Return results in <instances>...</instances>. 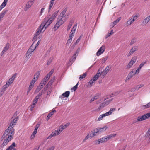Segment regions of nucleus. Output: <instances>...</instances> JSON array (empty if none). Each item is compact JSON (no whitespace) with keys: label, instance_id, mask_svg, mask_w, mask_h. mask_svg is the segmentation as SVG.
Listing matches in <instances>:
<instances>
[{"label":"nucleus","instance_id":"nucleus-52","mask_svg":"<svg viewBox=\"0 0 150 150\" xmlns=\"http://www.w3.org/2000/svg\"><path fill=\"white\" fill-rule=\"evenodd\" d=\"M38 35H36L35 34L33 38V42H34V43L38 39Z\"/></svg>","mask_w":150,"mask_h":150},{"label":"nucleus","instance_id":"nucleus-26","mask_svg":"<svg viewBox=\"0 0 150 150\" xmlns=\"http://www.w3.org/2000/svg\"><path fill=\"white\" fill-rule=\"evenodd\" d=\"M15 146V143L13 142L12 144L9 146L6 150H15L16 149L14 148Z\"/></svg>","mask_w":150,"mask_h":150},{"label":"nucleus","instance_id":"nucleus-24","mask_svg":"<svg viewBox=\"0 0 150 150\" xmlns=\"http://www.w3.org/2000/svg\"><path fill=\"white\" fill-rule=\"evenodd\" d=\"M150 21V15L144 19L142 22V24L145 25L146 24Z\"/></svg>","mask_w":150,"mask_h":150},{"label":"nucleus","instance_id":"nucleus-30","mask_svg":"<svg viewBox=\"0 0 150 150\" xmlns=\"http://www.w3.org/2000/svg\"><path fill=\"white\" fill-rule=\"evenodd\" d=\"M99 71L100 69L98 70L97 74L92 78L95 81L97 80L100 76V72H99Z\"/></svg>","mask_w":150,"mask_h":150},{"label":"nucleus","instance_id":"nucleus-54","mask_svg":"<svg viewBox=\"0 0 150 150\" xmlns=\"http://www.w3.org/2000/svg\"><path fill=\"white\" fill-rule=\"evenodd\" d=\"M54 71V69H52L51 71L47 74V75L50 77L51 76L52 74Z\"/></svg>","mask_w":150,"mask_h":150},{"label":"nucleus","instance_id":"nucleus-21","mask_svg":"<svg viewBox=\"0 0 150 150\" xmlns=\"http://www.w3.org/2000/svg\"><path fill=\"white\" fill-rule=\"evenodd\" d=\"M121 17H119L115 21L111 23L110 25V27L111 28H113V27H114L120 21L121 19Z\"/></svg>","mask_w":150,"mask_h":150},{"label":"nucleus","instance_id":"nucleus-50","mask_svg":"<svg viewBox=\"0 0 150 150\" xmlns=\"http://www.w3.org/2000/svg\"><path fill=\"white\" fill-rule=\"evenodd\" d=\"M40 74V71H38L34 75V76L36 78V79H38L39 76Z\"/></svg>","mask_w":150,"mask_h":150},{"label":"nucleus","instance_id":"nucleus-1","mask_svg":"<svg viewBox=\"0 0 150 150\" xmlns=\"http://www.w3.org/2000/svg\"><path fill=\"white\" fill-rule=\"evenodd\" d=\"M69 125V123H68L66 124L60 125L57 129V130L52 132L47 137V139H50L52 137L57 136L60 134L64 129L66 128Z\"/></svg>","mask_w":150,"mask_h":150},{"label":"nucleus","instance_id":"nucleus-43","mask_svg":"<svg viewBox=\"0 0 150 150\" xmlns=\"http://www.w3.org/2000/svg\"><path fill=\"white\" fill-rule=\"evenodd\" d=\"M53 58L52 57H51L48 60V61H47V64L48 65L50 64L51 62L53 60Z\"/></svg>","mask_w":150,"mask_h":150},{"label":"nucleus","instance_id":"nucleus-20","mask_svg":"<svg viewBox=\"0 0 150 150\" xmlns=\"http://www.w3.org/2000/svg\"><path fill=\"white\" fill-rule=\"evenodd\" d=\"M70 94V91H66L64 93H63L61 96H60V98L61 99L64 98V97H68Z\"/></svg>","mask_w":150,"mask_h":150},{"label":"nucleus","instance_id":"nucleus-38","mask_svg":"<svg viewBox=\"0 0 150 150\" xmlns=\"http://www.w3.org/2000/svg\"><path fill=\"white\" fill-rule=\"evenodd\" d=\"M72 23H73V22L72 21H70L69 22L67 28V31H69L70 30V28L71 27L72 25Z\"/></svg>","mask_w":150,"mask_h":150},{"label":"nucleus","instance_id":"nucleus-31","mask_svg":"<svg viewBox=\"0 0 150 150\" xmlns=\"http://www.w3.org/2000/svg\"><path fill=\"white\" fill-rule=\"evenodd\" d=\"M78 53V52H76V53L75 54H74V55L69 60V62L70 63H72L76 59V54H77Z\"/></svg>","mask_w":150,"mask_h":150},{"label":"nucleus","instance_id":"nucleus-49","mask_svg":"<svg viewBox=\"0 0 150 150\" xmlns=\"http://www.w3.org/2000/svg\"><path fill=\"white\" fill-rule=\"evenodd\" d=\"M110 68V66H107L104 70L108 73L109 71Z\"/></svg>","mask_w":150,"mask_h":150},{"label":"nucleus","instance_id":"nucleus-63","mask_svg":"<svg viewBox=\"0 0 150 150\" xmlns=\"http://www.w3.org/2000/svg\"><path fill=\"white\" fill-rule=\"evenodd\" d=\"M33 87L29 86L28 89L27 94H28L29 93V92L32 89Z\"/></svg>","mask_w":150,"mask_h":150},{"label":"nucleus","instance_id":"nucleus-16","mask_svg":"<svg viewBox=\"0 0 150 150\" xmlns=\"http://www.w3.org/2000/svg\"><path fill=\"white\" fill-rule=\"evenodd\" d=\"M105 49V46L104 45H102L97 51L96 53L97 56H99L103 54L104 52Z\"/></svg>","mask_w":150,"mask_h":150},{"label":"nucleus","instance_id":"nucleus-25","mask_svg":"<svg viewBox=\"0 0 150 150\" xmlns=\"http://www.w3.org/2000/svg\"><path fill=\"white\" fill-rule=\"evenodd\" d=\"M10 46V45L9 43H7L3 49L1 53L2 54H4L5 53L7 50L9 48V46Z\"/></svg>","mask_w":150,"mask_h":150},{"label":"nucleus","instance_id":"nucleus-58","mask_svg":"<svg viewBox=\"0 0 150 150\" xmlns=\"http://www.w3.org/2000/svg\"><path fill=\"white\" fill-rule=\"evenodd\" d=\"M38 99H39L38 98H36V97H35L33 101V103L35 104H36V103L38 101Z\"/></svg>","mask_w":150,"mask_h":150},{"label":"nucleus","instance_id":"nucleus-56","mask_svg":"<svg viewBox=\"0 0 150 150\" xmlns=\"http://www.w3.org/2000/svg\"><path fill=\"white\" fill-rule=\"evenodd\" d=\"M150 135V128L148 130L146 135V137H148Z\"/></svg>","mask_w":150,"mask_h":150},{"label":"nucleus","instance_id":"nucleus-29","mask_svg":"<svg viewBox=\"0 0 150 150\" xmlns=\"http://www.w3.org/2000/svg\"><path fill=\"white\" fill-rule=\"evenodd\" d=\"M56 112V111L55 110H53L50 112L49 113L47 117V120L48 121L50 118L51 116L53 115L54 112Z\"/></svg>","mask_w":150,"mask_h":150},{"label":"nucleus","instance_id":"nucleus-36","mask_svg":"<svg viewBox=\"0 0 150 150\" xmlns=\"http://www.w3.org/2000/svg\"><path fill=\"white\" fill-rule=\"evenodd\" d=\"M50 77L47 74L42 81H43L45 83H46L47 81L49 80Z\"/></svg>","mask_w":150,"mask_h":150},{"label":"nucleus","instance_id":"nucleus-2","mask_svg":"<svg viewBox=\"0 0 150 150\" xmlns=\"http://www.w3.org/2000/svg\"><path fill=\"white\" fill-rule=\"evenodd\" d=\"M59 11H55L52 15H50L48 16L43 22L46 25L44 30L45 31L46 28L55 19Z\"/></svg>","mask_w":150,"mask_h":150},{"label":"nucleus","instance_id":"nucleus-62","mask_svg":"<svg viewBox=\"0 0 150 150\" xmlns=\"http://www.w3.org/2000/svg\"><path fill=\"white\" fill-rule=\"evenodd\" d=\"M36 134V133H34V132H33L32 134H31V139H33L35 137V134Z\"/></svg>","mask_w":150,"mask_h":150},{"label":"nucleus","instance_id":"nucleus-10","mask_svg":"<svg viewBox=\"0 0 150 150\" xmlns=\"http://www.w3.org/2000/svg\"><path fill=\"white\" fill-rule=\"evenodd\" d=\"M67 10L64 9L63 11L60 13V15L58 17V19L60 20L61 21H63L64 23L66 21V18H64V16Z\"/></svg>","mask_w":150,"mask_h":150},{"label":"nucleus","instance_id":"nucleus-41","mask_svg":"<svg viewBox=\"0 0 150 150\" xmlns=\"http://www.w3.org/2000/svg\"><path fill=\"white\" fill-rule=\"evenodd\" d=\"M83 36L82 35H80V37H79L77 39V40L76 41V42L73 45L74 46H75L76 44H77L79 42L80 39Z\"/></svg>","mask_w":150,"mask_h":150},{"label":"nucleus","instance_id":"nucleus-39","mask_svg":"<svg viewBox=\"0 0 150 150\" xmlns=\"http://www.w3.org/2000/svg\"><path fill=\"white\" fill-rule=\"evenodd\" d=\"M108 58V56H106V57L102 58L101 59V63L103 64L104 63L105 61L107 60Z\"/></svg>","mask_w":150,"mask_h":150},{"label":"nucleus","instance_id":"nucleus-8","mask_svg":"<svg viewBox=\"0 0 150 150\" xmlns=\"http://www.w3.org/2000/svg\"><path fill=\"white\" fill-rule=\"evenodd\" d=\"M34 44V42H33V44L28 49L25 54V57L28 59L30 58L32 55V53L35 50V49L33 48V47Z\"/></svg>","mask_w":150,"mask_h":150},{"label":"nucleus","instance_id":"nucleus-3","mask_svg":"<svg viewBox=\"0 0 150 150\" xmlns=\"http://www.w3.org/2000/svg\"><path fill=\"white\" fill-rule=\"evenodd\" d=\"M116 135V134H113L104 137L97 140L96 141V144H99L100 143L105 142L109 140L110 139L115 137Z\"/></svg>","mask_w":150,"mask_h":150},{"label":"nucleus","instance_id":"nucleus-51","mask_svg":"<svg viewBox=\"0 0 150 150\" xmlns=\"http://www.w3.org/2000/svg\"><path fill=\"white\" fill-rule=\"evenodd\" d=\"M136 40L135 38H134L132 39V40L130 42V45H132L133 44H134V43H135L136 42Z\"/></svg>","mask_w":150,"mask_h":150},{"label":"nucleus","instance_id":"nucleus-47","mask_svg":"<svg viewBox=\"0 0 150 150\" xmlns=\"http://www.w3.org/2000/svg\"><path fill=\"white\" fill-rule=\"evenodd\" d=\"M90 137H91L89 134H88L85 137L84 139L83 140L82 143H84L86 142V140L88 139Z\"/></svg>","mask_w":150,"mask_h":150},{"label":"nucleus","instance_id":"nucleus-44","mask_svg":"<svg viewBox=\"0 0 150 150\" xmlns=\"http://www.w3.org/2000/svg\"><path fill=\"white\" fill-rule=\"evenodd\" d=\"M146 63V61H145L143 62H142L139 66V68H142L144 65Z\"/></svg>","mask_w":150,"mask_h":150},{"label":"nucleus","instance_id":"nucleus-53","mask_svg":"<svg viewBox=\"0 0 150 150\" xmlns=\"http://www.w3.org/2000/svg\"><path fill=\"white\" fill-rule=\"evenodd\" d=\"M52 91V89L51 88H48V91L47 92V95H49L50 94V93H51V92Z\"/></svg>","mask_w":150,"mask_h":150},{"label":"nucleus","instance_id":"nucleus-5","mask_svg":"<svg viewBox=\"0 0 150 150\" xmlns=\"http://www.w3.org/2000/svg\"><path fill=\"white\" fill-rule=\"evenodd\" d=\"M14 129H11L9 127H8V128L5 130L2 136V138L3 139L6 137L7 136H8V137L9 136H12L14 134Z\"/></svg>","mask_w":150,"mask_h":150},{"label":"nucleus","instance_id":"nucleus-57","mask_svg":"<svg viewBox=\"0 0 150 150\" xmlns=\"http://www.w3.org/2000/svg\"><path fill=\"white\" fill-rule=\"evenodd\" d=\"M119 93V92H115L114 93H112L111 95H110V97H112L113 96H115L116 95H117Z\"/></svg>","mask_w":150,"mask_h":150},{"label":"nucleus","instance_id":"nucleus-34","mask_svg":"<svg viewBox=\"0 0 150 150\" xmlns=\"http://www.w3.org/2000/svg\"><path fill=\"white\" fill-rule=\"evenodd\" d=\"M107 129V127H104L102 128H101L98 129H97L99 133H100L101 132H103L104 131H105Z\"/></svg>","mask_w":150,"mask_h":150},{"label":"nucleus","instance_id":"nucleus-6","mask_svg":"<svg viewBox=\"0 0 150 150\" xmlns=\"http://www.w3.org/2000/svg\"><path fill=\"white\" fill-rule=\"evenodd\" d=\"M115 110V108H110L108 112H106L104 114L100 115L97 120V121H100L102 120L103 118L105 117L109 116L112 114L113 113V112Z\"/></svg>","mask_w":150,"mask_h":150},{"label":"nucleus","instance_id":"nucleus-17","mask_svg":"<svg viewBox=\"0 0 150 150\" xmlns=\"http://www.w3.org/2000/svg\"><path fill=\"white\" fill-rule=\"evenodd\" d=\"M138 49V47L137 46H134L131 49L127 55L128 56H129L131 55L134 52L137 51Z\"/></svg>","mask_w":150,"mask_h":150},{"label":"nucleus","instance_id":"nucleus-27","mask_svg":"<svg viewBox=\"0 0 150 150\" xmlns=\"http://www.w3.org/2000/svg\"><path fill=\"white\" fill-rule=\"evenodd\" d=\"M8 10L7 9H5L2 12L0 13V21H1V19L3 18L4 16H5L6 13L7 12Z\"/></svg>","mask_w":150,"mask_h":150},{"label":"nucleus","instance_id":"nucleus-13","mask_svg":"<svg viewBox=\"0 0 150 150\" xmlns=\"http://www.w3.org/2000/svg\"><path fill=\"white\" fill-rule=\"evenodd\" d=\"M113 99H110L108 100L105 101L98 108L99 110L100 109V108H103L104 107L106 106L109 105L110 102L113 100Z\"/></svg>","mask_w":150,"mask_h":150},{"label":"nucleus","instance_id":"nucleus-60","mask_svg":"<svg viewBox=\"0 0 150 150\" xmlns=\"http://www.w3.org/2000/svg\"><path fill=\"white\" fill-rule=\"evenodd\" d=\"M78 85V83H77L75 86L73 87L71 89L74 90V91H75L76 90L77 88Z\"/></svg>","mask_w":150,"mask_h":150},{"label":"nucleus","instance_id":"nucleus-12","mask_svg":"<svg viewBox=\"0 0 150 150\" xmlns=\"http://www.w3.org/2000/svg\"><path fill=\"white\" fill-rule=\"evenodd\" d=\"M64 23L63 21H61L60 20L57 19V21L54 26V31L57 30Z\"/></svg>","mask_w":150,"mask_h":150},{"label":"nucleus","instance_id":"nucleus-9","mask_svg":"<svg viewBox=\"0 0 150 150\" xmlns=\"http://www.w3.org/2000/svg\"><path fill=\"white\" fill-rule=\"evenodd\" d=\"M46 26V25L45 24V23L42 22L37 30L35 35L38 36L42 32H43L44 31V30Z\"/></svg>","mask_w":150,"mask_h":150},{"label":"nucleus","instance_id":"nucleus-48","mask_svg":"<svg viewBox=\"0 0 150 150\" xmlns=\"http://www.w3.org/2000/svg\"><path fill=\"white\" fill-rule=\"evenodd\" d=\"M93 132L94 136L98 135L99 134L97 129L96 130H94Z\"/></svg>","mask_w":150,"mask_h":150},{"label":"nucleus","instance_id":"nucleus-46","mask_svg":"<svg viewBox=\"0 0 150 150\" xmlns=\"http://www.w3.org/2000/svg\"><path fill=\"white\" fill-rule=\"evenodd\" d=\"M53 2H51L50 1V3L49 4V8H48V12H49L51 10L52 7V6L53 4Z\"/></svg>","mask_w":150,"mask_h":150},{"label":"nucleus","instance_id":"nucleus-15","mask_svg":"<svg viewBox=\"0 0 150 150\" xmlns=\"http://www.w3.org/2000/svg\"><path fill=\"white\" fill-rule=\"evenodd\" d=\"M16 76V73L7 81L6 84L9 86V85L13 83Z\"/></svg>","mask_w":150,"mask_h":150},{"label":"nucleus","instance_id":"nucleus-14","mask_svg":"<svg viewBox=\"0 0 150 150\" xmlns=\"http://www.w3.org/2000/svg\"><path fill=\"white\" fill-rule=\"evenodd\" d=\"M137 59V57L135 56L133 57L127 66V68L128 69L131 68L133 64L135 62Z\"/></svg>","mask_w":150,"mask_h":150},{"label":"nucleus","instance_id":"nucleus-40","mask_svg":"<svg viewBox=\"0 0 150 150\" xmlns=\"http://www.w3.org/2000/svg\"><path fill=\"white\" fill-rule=\"evenodd\" d=\"M6 3H5V2H3L2 4L0 6V11H1L4 7L6 4Z\"/></svg>","mask_w":150,"mask_h":150},{"label":"nucleus","instance_id":"nucleus-42","mask_svg":"<svg viewBox=\"0 0 150 150\" xmlns=\"http://www.w3.org/2000/svg\"><path fill=\"white\" fill-rule=\"evenodd\" d=\"M144 86L143 84H140L139 85H138L137 86L135 87V90H139V89H140V88H141L143 86Z\"/></svg>","mask_w":150,"mask_h":150},{"label":"nucleus","instance_id":"nucleus-7","mask_svg":"<svg viewBox=\"0 0 150 150\" xmlns=\"http://www.w3.org/2000/svg\"><path fill=\"white\" fill-rule=\"evenodd\" d=\"M139 16L137 14L133 15L131 17L129 18L126 23V25L127 26H128L131 25L135 21Z\"/></svg>","mask_w":150,"mask_h":150},{"label":"nucleus","instance_id":"nucleus-37","mask_svg":"<svg viewBox=\"0 0 150 150\" xmlns=\"http://www.w3.org/2000/svg\"><path fill=\"white\" fill-rule=\"evenodd\" d=\"M8 87L6 84H5L2 87L1 90V91L2 92H4L6 91V88Z\"/></svg>","mask_w":150,"mask_h":150},{"label":"nucleus","instance_id":"nucleus-18","mask_svg":"<svg viewBox=\"0 0 150 150\" xmlns=\"http://www.w3.org/2000/svg\"><path fill=\"white\" fill-rule=\"evenodd\" d=\"M18 117H16L13 119V120L11 123L10 125L8 127H9L11 129H13V128L16 125L18 120Z\"/></svg>","mask_w":150,"mask_h":150},{"label":"nucleus","instance_id":"nucleus-11","mask_svg":"<svg viewBox=\"0 0 150 150\" xmlns=\"http://www.w3.org/2000/svg\"><path fill=\"white\" fill-rule=\"evenodd\" d=\"M12 138V137L11 136H9L6 137L3 143L1 145V147H4V146H6Z\"/></svg>","mask_w":150,"mask_h":150},{"label":"nucleus","instance_id":"nucleus-59","mask_svg":"<svg viewBox=\"0 0 150 150\" xmlns=\"http://www.w3.org/2000/svg\"><path fill=\"white\" fill-rule=\"evenodd\" d=\"M76 25L75 26H74L73 27V28L72 29L71 33H74L76 30Z\"/></svg>","mask_w":150,"mask_h":150},{"label":"nucleus","instance_id":"nucleus-45","mask_svg":"<svg viewBox=\"0 0 150 150\" xmlns=\"http://www.w3.org/2000/svg\"><path fill=\"white\" fill-rule=\"evenodd\" d=\"M86 75V73H84L83 75H81L80 76L79 79L80 80L85 77Z\"/></svg>","mask_w":150,"mask_h":150},{"label":"nucleus","instance_id":"nucleus-22","mask_svg":"<svg viewBox=\"0 0 150 150\" xmlns=\"http://www.w3.org/2000/svg\"><path fill=\"white\" fill-rule=\"evenodd\" d=\"M55 79V76L53 77L52 78L50 81L47 84V85L44 88L45 90H47L46 88H48V86H50L53 83Z\"/></svg>","mask_w":150,"mask_h":150},{"label":"nucleus","instance_id":"nucleus-19","mask_svg":"<svg viewBox=\"0 0 150 150\" xmlns=\"http://www.w3.org/2000/svg\"><path fill=\"white\" fill-rule=\"evenodd\" d=\"M45 84L46 83H45L43 81H42L40 85L38 86V88L36 89L35 92H39L43 87L44 86Z\"/></svg>","mask_w":150,"mask_h":150},{"label":"nucleus","instance_id":"nucleus-55","mask_svg":"<svg viewBox=\"0 0 150 150\" xmlns=\"http://www.w3.org/2000/svg\"><path fill=\"white\" fill-rule=\"evenodd\" d=\"M100 96V94L99 93H97L95 94V96L93 97L95 98L96 100L98 99Z\"/></svg>","mask_w":150,"mask_h":150},{"label":"nucleus","instance_id":"nucleus-61","mask_svg":"<svg viewBox=\"0 0 150 150\" xmlns=\"http://www.w3.org/2000/svg\"><path fill=\"white\" fill-rule=\"evenodd\" d=\"M72 41V39L69 38V39L68 40L67 42V44H69L71 43Z\"/></svg>","mask_w":150,"mask_h":150},{"label":"nucleus","instance_id":"nucleus-28","mask_svg":"<svg viewBox=\"0 0 150 150\" xmlns=\"http://www.w3.org/2000/svg\"><path fill=\"white\" fill-rule=\"evenodd\" d=\"M135 74L133 71H132L129 72L127 78L126 80H128L132 77L134 75H135Z\"/></svg>","mask_w":150,"mask_h":150},{"label":"nucleus","instance_id":"nucleus-64","mask_svg":"<svg viewBox=\"0 0 150 150\" xmlns=\"http://www.w3.org/2000/svg\"><path fill=\"white\" fill-rule=\"evenodd\" d=\"M74 33H71L70 34L69 38L72 39V37L74 36Z\"/></svg>","mask_w":150,"mask_h":150},{"label":"nucleus","instance_id":"nucleus-23","mask_svg":"<svg viewBox=\"0 0 150 150\" xmlns=\"http://www.w3.org/2000/svg\"><path fill=\"white\" fill-rule=\"evenodd\" d=\"M33 1H28L26 6V7L25 9V10L26 11L32 5H33Z\"/></svg>","mask_w":150,"mask_h":150},{"label":"nucleus","instance_id":"nucleus-33","mask_svg":"<svg viewBox=\"0 0 150 150\" xmlns=\"http://www.w3.org/2000/svg\"><path fill=\"white\" fill-rule=\"evenodd\" d=\"M95 81L92 79L87 83V86L89 87H90L92 86V84L94 83Z\"/></svg>","mask_w":150,"mask_h":150},{"label":"nucleus","instance_id":"nucleus-4","mask_svg":"<svg viewBox=\"0 0 150 150\" xmlns=\"http://www.w3.org/2000/svg\"><path fill=\"white\" fill-rule=\"evenodd\" d=\"M150 117V112L142 116H138L136 119L134 121V123H135L145 120Z\"/></svg>","mask_w":150,"mask_h":150},{"label":"nucleus","instance_id":"nucleus-32","mask_svg":"<svg viewBox=\"0 0 150 150\" xmlns=\"http://www.w3.org/2000/svg\"><path fill=\"white\" fill-rule=\"evenodd\" d=\"M100 72V76H101L102 78H104L106 75L107 73L104 70L103 71H99Z\"/></svg>","mask_w":150,"mask_h":150},{"label":"nucleus","instance_id":"nucleus-35","mask_svg":"<svg viewBox=\"0 0 150 150\" xmlns=\"http://www.w3.org/2000/svg\"><path fill=\"white\" fill-rule=\"evenodd\" d=\"M150 108V102L146 105L142 106V108L143 109H145Z\"/></svg>","mask_w":150,"mask_h":150}]
</instances>
